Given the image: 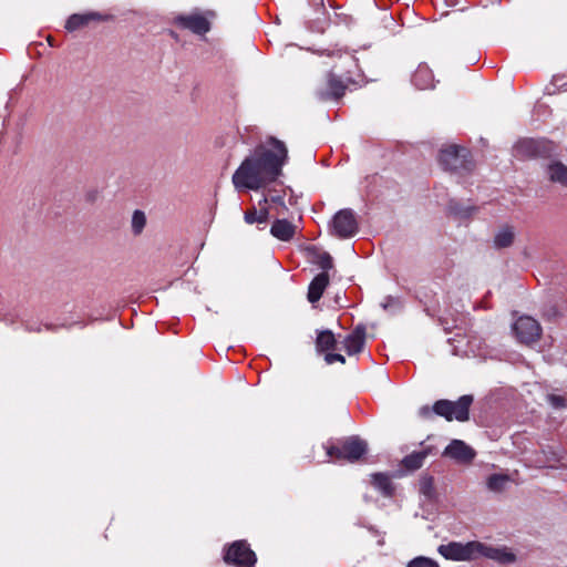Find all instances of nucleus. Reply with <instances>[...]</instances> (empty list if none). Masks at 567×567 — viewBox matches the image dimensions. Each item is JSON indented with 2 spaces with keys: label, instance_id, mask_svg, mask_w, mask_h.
I'll return each instance as SVG.
<instances>
[{
  "label": "nucleus",
  "instance_id": "nucleus-1",
  "mask_svg": "<svg viewBox=\"0 0 567 567\" xmlns=\"http://www.w3.org/2000/svg\"><path fill=\"white\" fill-rule=\"evenodd\" d=\"M266 148L258 145L254 153L246 157L233 175V184L236 189L258 190L275 182L282 173V167L288 159L286 144L270 136Z\"/></svg>",
  "mask_w": 567,
  "mask_h": 567
},
{
  "label": "nucleus",
  "instance_id": "nucleus-2",
  "mask_svg": "<svg viewBox=\"0 0 567 567\" xmlns=\"http://www.w3.org/2000/svg\"><path fill=\"white\" fill-rule=\"evenodd\" d=\"M437 551L445 559L454 561H471L486 557L501 564H512L516 559L515 555L506 547H491L477 540L465 544L450 542L449 544L440 545Z\"/></svg>",
  "mask_w": 567,
  "mask_h": 567
},
{
  "label": "nucleus",
  "instance_id": "nucleus-3",
  "mask_svg": "<svg viewBox=\"0 0 567 567\" xmlns=\"http://www.w3.org/2000/svg\"><path fill=\"white\" fill-rule=\"evenodd\" d=\"M368 452V444L359 436H348L337 443L327 442L312 447L308 457L312 462L327 463L330 461H347L355 463Z\"/></svg>",
  "mask_w": 567,
  "mask_h": 567
},
{
  "label": "nucleus",
  "instance_id": "nucleus-4",
  "mask_svg": "<svg viewBox=\"0 0 567 567\" xmlns=\"http://www.w3.org/2000/svg\"><path fill=\"white\" fill-rule=\"evenodd\" d=\"M334 54L338 55L339 63L333 65V70L339 71L341 76L331 71L317 84L315 93L321 101L341 99L346 93L347 83L351 80L350 75L358 66L355 56L350 52L337 51V53H332V55Z\"/></svg>",
  "mask_w": 567,
  "mask_h": 567
},
{
  "label": "nucleus",
  "instance_id": "nucleus-5",
  "mask_svg": "<svg viewBox=\"0 0 567 567\" xmlns=\"http://www.w3.org/2000/svg\"><path fill=\"white\" fill-rule=\"evenodd\" d=\"M440 164L444 169L458 174L468 173L473 169L471 153L465 147L450 145L442 148L439 156Z\"/></svg>",
  "mask_w": 567,
  "mask_h": 567
},
{
  "label": "nucleus",
  "instance_id": "nucleus-6",
  "mask_svg": "<svg viewBox=\"0 0 567 567\" xmlns=\"http://www.w3.org/2000/svg\"><path fill=\"white\" fill-rule=\"evenodd\" d=\"M472 403V395H462L457 401L439 400L434 403L433 411L436 415L443 416L449 422L453 420L465 422L470 417Z\"/></svg>",
  "mask_w": 567,
  "mask_h": 567
},
{
  "label": "nucleus",
  "instance_id": "nucleus-7",
  "mask_svg": "<svg viewBox=\"0 0 567 567\" xmlns=\"http://www.w3.org/2000/svg\"><path fill=\"white\" fill-rule=\"evenodd\" d=\"M224 560L235 567H254L257 557L246 540H236L225 548Z\"/></svg>",
  "mask_w": 567,
  "mask_h": 567
},
{
  "label": "nucleus",
  "instance_id": "nucleus-8",
  "mask_svg": "<svg viewBox=\"0 0 567 567\" xmlns=\"http://www.w3.org/2000/svg\"><path fill=\"white\" fill-rule=\"evenodd\" d=\"M332 234L338 238L353 237L359 230L355 213L350 208L339 210L331 221Z\"/></svg>",
  "mask_w": 567,
  "mask_h": 567
},
{
  "label": "nucleus",
  "instance_id": "nucleus-9",
  "mask_svg": "<svg viewBox=\"0 0 567 567\" xmlns=\"http://www.w3.org/2000/svg\"><path fill=\"white\" fill-rule=\"evenodd\" d=\"M513 331L516 339L524 344H530L539 340L542 328L537 320L532 317H519L514 326Z\"/></svg>",
  "mask_w": 567,
  "mask_h": 567
},
{
  "label": "nucleus",
  "instance_id": "nucleus-10",
  "mask_svg": "<svg viewBox=\"0 0 567 567\" xmlns=\"http://www.w3.org/2000/svg\"><path fill=\"white\" fill-rule=\"evenodd\" d=\"M174 23L183 29L190 30L196 34H205L210 29L209 21L199 13L181 14L174 19Z\"/></svg>",
  "mask_w": 567,
  "mask_h": 567
},
{
  "label": "nucleus",
  "instance_id": "nucleus-11",
  "mask_svg": "<svg viewBox=\"0 0 567 567\" xmlns=\"http://www.w3.org/2000/svg\"><path fill=\"white\" fill-rule=\"evenodd\" d=\"M365 343V327L357 326L342 341L343 348L349 355L360 353Z\"/></svg>",
  "mask_w": 567,
  "mask_h": 567
},
{
  "label": "nucleus",
  "instance_id": "nucleus-12",
  "mask_svg": "<svg viewBox=\"0 0 567 567\" xmlns=\"http://www.w3.org/2000/svg\"><path fill=\"white\" fill-rule=\"evenodd\" d=\"M444 455L461 463L471 462L475 452L461 440H453L444 450Z\"/></svg>",
  "mask_w": 567,
  "mask_h": 567
},
{
  "label": "nucleus",
  "instance_id": "nucleus-13",
  "mask_svg": "<svg viewBox=\"0 0 567 567\" xmlns=\"http://www.w3.org/2000/svg\"><path fill=\"white\" fill-rule=\"evenodd\" d=\"M109 18L110 16L99 12L74 13L66 20L65 29L69 31H75L93 21H105Z\"/></svg>",
  "mask_w": 567,
  "mask_h": 567
},
{
  "label": "nucleus",
  "instance_id": "nucleus-14",
  "mask_svg": "<svg viewBox=\"0 0 567 567\" xmlns=\"http://www.w3.org/2000/svg\"><path fill=\"white\" fill-rule=\"evenodd\" d=\"M412 84L419 90H427L434 87L433 71L426 63H420L412 74Z\"/></svg>",
  "mask_w": 567,
  "mask_h": 567
},
{
  "label": "nucleus",
  "instance_id": "nucleus-15",
  "mask_svg": "<svg viewBox=\"0 0 567 567\" xmlns=\"http://www.w3.org/2000/svg\"><path fill=\"white\" fill-rule=\"evenodd\" d=\"M329 285V275L326 271L317 275L309 285L307 298L311 303L320 300Z\"/></svg>",
  "mask_w": 567,
  "mask_h": 567
},
{
  "label": "nucleus",
  "instance_id": "nucleus-16",
  "mask_svg": "<svg viewBox=\"0 0 567 567\" xmlns=\"http://www.w3.org/2000/svg\"><path fill=\"white\" fill-rule=\"evenodd\" d=\"M296 225L287 219H276L270 228V234L279 240L289 241L296 234Z\"/></svg>",
  "mask_w": 567,
  "mask_h": 567
},
{
  "label": "nucleus",
  "instance_id": "nucleus-17",
  "mask_svg": "<svg viewBox=\"0 0 567 567\" xmlns=\"http://www.w3.org/2000/svg\"><path fill=\"white\" fill-rule=\"evenodd\" d=\"M371 484L385 497L394 494L395 487L391 477L384 473H374L371 475Z\"/></svg>",
  "mask_w": 567,
  "mask_h": 567
},
{
  "label": "nucleus",
  "instance_id": "nucleus-18",
  "mask_svg": "<svg viewBox=\"0 0 567 567\" xmlns=\"http://www.w3.org/2000/svg\"><path fill=\"white\" fill-rule=\"evenodd\" d=\"M337 347V339L331 330L318 331L316 339V350L318 353H329Z\"/></svg>",
  "mask_w": 567,
  "mask_h": 567
},
{
  "label": "nucleus",
  "instance_id": "nucleus-19",
  "mask_svg": "<svg viewBox=\"0 0 567 567\" xmlns=\"http://www.w3.org/2000/svg\"><path fill=\"white\" fill-rule=\"evenodd\" d=\"M518 150L524 151L529 155H543L546 151H550L551 146L545 141L524 140L517 145Z\"/></svg>",
  "mask_w": 567,
  "mask_h": 567
},
{
  "label": "nucleus",
  "instance_id": "nucleus-20",
  "mask_svg": "<svg viewBox=\"0 0 567 567\" xmlns=\"http://www.w3.org/2000/svg\"><path fill=\"white\" fill-rule=\"evenodd\" d=\"M515 233L513 227H502L494 237V245L496 248H507L514 243Z\"/></svg>",
  "mask_w": 567,
  "mask_h": 567
},
{
  "label": "nucleus",
  "instance_id": "nucleus-21",
  "mask_svg": "<svg viewBox=\"0 0 567 567\" xmlns=\"http://www.w3.org/2000/svg\"><path fill=\"white\" fill-rule=\"evenodd\" d=\"M549 179L567 186V166L560 162H554L548 166Z\"/></svg>",
  "mask_w": 567,
  "mask_h": 567
},
{
  "label": "nucleus",
  "instance_id": "nucleus-22",
  "mask_svg": "<svg viewBox=\"0 0 567 567\" xmlns=\"http://www.w3.org/2000/svg\"><path fill=\"white\" fill-rule=\"evenodd\" d=\"M268 216H269V213H268L267 208L262 207L260 209H257L256 207H252L245 212L244 219L249 225H252V224H258V225L264 224L265 225L268 220Z\"/></svg>",
  "mask_w": 567,
  "mask_h": 567
},
{
  "label": "nucleus",
  "instance_id": "nucleus-23",
  "mask_svg": "<svg viewBox=\"0 0 567 567\" xmlns=\"http://www.w3.org/2000/svg\"><path fill=\"white\" fill-rule=\"evenodd\" d=\"M426 456L425 451L413 452L403 458L402 465L409 471H416L422 467Z\"/></svg>",
  "mask_w": 567,
  "mask_h": 567
},
{
  "label": "nucleus",
  "instance_id": "nucleus-24",
  "mask_svg": "<svg viewBox=\"0 0 567 567\" xmlns=\"http://www.w3.org/2000/svg\"><path fill=\"white\" fill-rule=\"evenodd\" d=\"M146 224L145 214L142 210H135L132 216V230L135 235H140Z\"/></svg>",
  "mask_w": 567,
  "mask_h": 567
},
{
  "label": "nucleus",
  "instance_id": "nucleus-25",
  "mask_svg": "<svg viewBox=\"0 0 567 567\" xmlns=\"http://www.w3.org/2000/svg\"><path fill=\"white\" fill-rule=\"evenodd\" d=\"M507 483V477L504 475L494 474L487 480V486L491 491L499 492L504 488Z\"/></svg>",
  "mask_w": 567,
  "mask_h": 567
},
{
  "label": "nucleus",
  "instance_id": "nucleus-26",
  "mask_svg": "<svg viewBox=\"0 0 567 567\" xmlns=\"http://www.w3.org/2000/svg\"><path fill=\"white\" fill-rule=\"evenodd\" d=\"M406 567H440V565L434 559L419 556L412 559Z\"/></svg>",
  "mask_w": 567,
  "mask_h": 567
},
{
  "label": "nucleus",
  "instance_id": "nucleus-27",
  "mask_svg": "<svg viewBox=\"0 0 567 567\" xmlns=\"http://www.w3.org/2000/svg\"><path fill=\"white\" fill-rule=\"evenodd\" d=\"M549 404L555 409H564L566 408V399L561 395L549 394L547 396Z\"/></svg>",
  "mask_w": 567,
  "mask_h": 567
},
{
  "label": "nucleus",
  "instance_id": "nucleus-28",
  "mask_svg": "<svg viewBox=\"0 0 567 567\" xmlns=\"http://www.w3.org/2000/svg\"><path fill=\"white\" fill-rule=\"evenodd\" d=\"M324 361L327 364H333L334 362L346 363V358L340 353H326Z\"/></svg>",
  "mask_w": 567,
  "mask_h": 567
},
{
  "label": "nucleus",
  "instance_id": "nucleus-29",
  "mask_svg": "<svg viewBox=\"0 0 567 567\" xmlns=\"http://www.w3.org/2000/svg\"><path fill=\"white\" fill-rule=\"evenodd\" d=\"M319 266L327 272L328 269L332 268L333 260L329 254H323L319 258Z\"/></svg>",
  "mask_w": 567,
  "mask_h": 567
},
{
  "label": "nucleus",
  "instance_id": "nucleus-30",
  "mask_svg": "<svg viewBox=\"0 0 567 567\" xmlns=\"http://www.w3.org/2000/svg\"><path fill=\"white\" fill-rule=\"evenodd\" d=\"M432 413H434L433 408L431 409L427 405L422 406L419 411V414L424 419H430Z\"/></svg>",
  "mask_w": 567,
  "mask_h": 567
},
{
  "label": "nucleus",
  "instance_id": "nucleus-31",
  "mask_svg": "<svg viewBox=\"0 0 567 567\" xmlns=\"http://www.w3.org/2000/svg\"><path fill=\"white\" fill-rule=\"evenodd\" d=\"M432 486V478H426L424 480V482L422 483V492L424 494H427V491L431 488Z\"/></svg>",
  "mask_w": 567,
  "mask_h": 567
},
{
  "label": "nucleus",
  "instance_id": "nucleus-32",
  "mask_svg": "<svg viewBox=\"0 0 567 567\" xmlns=\"http://www.w3.org/2000/svg\"><path fill=\"white\" fill-rule=\"evenodd\" d=\"M546 91H547L549 94H553V93H554V91H550V87H549V86H547V87H546Z\"/></svg>",
  "mask_w": 567,
  "mask_h": 567
}]
</instances>
